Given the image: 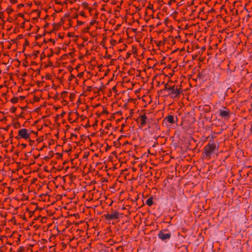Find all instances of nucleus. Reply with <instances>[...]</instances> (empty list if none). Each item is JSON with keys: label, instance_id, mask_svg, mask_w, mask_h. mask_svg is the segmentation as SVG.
<instances>
[{"label": "nucleus", "instance_id": "nucleus-1", "mask_svg": "<svg viewBox=\"0 0 252 252\" xmlns=\"http://www.w3.org/2000/svg\"><path fill=\"white\" fill-rule=\"evenodd\" d=\"M158 236L162 241H165L170 239L171 233L170 232L166 233V230L160 231Z\"/></svg>", "mask_w": 252, "mask_h": 252}, {"label": "nucleus", "instance_id": "nucleus-2", "mask_svg": "<svg viewBox=\"0 0 252 252\" xmlns=\"http://www.w3.org/2000/svg\"><path fill=\"white\" fill-rule=\"evenodd\" d=\"M169 91L170 93L168 95L171 98L177 96L181 92L179 89L175 88L174 86H171Z\"/></svg>", "mask_w": 252, "mask_h": 252}, {"label": "nucleus", "instance_id": "nucleus-3", "mask_svg": "<svg viewBox=\"0 0 252 252\" xmlns=\"http://www.w3.org/2000/svg\"><path fill=\"white\" fill-rule=\"evenodd\" d=\"M216 146L213 145H209L205 147V154L207 157H210L215 150Z\"/></svg>", "mask_w": 252, "mask_h": 252}, {"label": "nucleus", "instance_id": "nucleus-4", "mask_svg": "<svg viewBox=\"0 0 252 252\" xmlns=\"http://www.w3.org/2000/svg\"><path fill=\"white\" fill-rule=\"evenodd\" d=\"M19 134L21 137L25 139L30 138V135L27 133V130L25 128L21 129L19 130Z\"/></svg>", "mask_w": 252, "mask_h": 252}, {"label": "nucleus", "instance_id": "nucleus-5", "mask_svg": "<svg viewBox=\"0 0 252 252\" xmlns=\"http://www.w3.org/2000/svg\"><path fill=\"white\" fill-rule=\"evenodd\" d=\"M220 115L224 118H227L229 116V111L226 110H220Z\"/></svg>", "mask_w": 252, "mask_h": 252}, {"label": "nucleus", "instance_id": "nucleus-6", "mask_svg": "<svg viewBox=\"0 0 252 252\" xmlns=\"http://www.w3.org/2000/svg\"><path fill=\"white\" fill-rule=\"evenodd\" d=\"M119 214L118 212H114L112 214H107L106 218L108 219H114L119 218Z\"/></svg>", "mask_w": 252, "mask_h": 252}, {"label": "nucleus", "instance_id": "nucleus-7", "mask_svg": "<svg viewBox=\"0 0 252 252\" xmlns=\"http://www.w3.org/2000/svg\"><path fill=\"white\" fill-rule=\"evenodd\" d=\"M140 118L141 120V124L143 126L145 125L147 123V117L145 115H142L140 116Z\"/></svg>", "mask_w": 252, "mask_h": 252}, {"label": "nucleus", "instance_id": "nucleus-8", "mask_svg": "<svg viewBox=\"0 0 252 252\" xmlns=\"http://www.w3.org/2000/svg\"><path fill=\"white\" fill-rule=\"evenodd\" d=\"M165 119L169 122L170 123V124H173L174 121V117L173 116H171V115H169L168 116H167Z\"/></svg>", "mask_w": 252, "mask_h": 252}, {"label": "nucleus", "instance_id": "nucleus-9", "mask_svg": "<svg viewBox=\"0 0 252 252\" xmlns=\"http://www.w3.org/2000/svg\"><path fill=\"white\" fill-rule=\"evenodd\" d=\"M146 204L149 206H151L153 204V198H149L146 200Z\"/></svg>", "mask_w": 252, "mask_h": 252}, {"label": "nucleus", "instance_id": "nucleus-10", "mask_svg": "<svg viewBox=\"0 0 252 252\" xmlns=\"http://www.w3.org/2000/svg\"><path fill=\"white\" fill-rule=\"evenodd\" d=\"M171 86H169L167 84H166L165 85V87H164V88L163 89V90H167V91H169V89L171 88Z\"/></svg>", "mask_w": 252, "mask_h": 252}, {"label": "nucleus", "instance_id": "nucleus-11", "mask_svg": "<svg viewBox=\"0 0 252 252\" xmlns=\"http://www.w3.org/2000/svg\"><path fill=\"white\" fill-rule=\"evenodd\" d=\"M20 125L19 123H17L16 124H14V127L15 128H17L18 127H19L20 126Z\"/></svg>", "mask_w": 252, "mask_h": 252}, {"label": "nucleus", "instance_id": "nucleus-12", "mask_svg": "<svg viewBox=\"0 0 252 252\" xmlns=\"http://www.w3.org/2000/svg\"><path fill=\"white\" fill-rule=\"evenodd\" d=\"M22 145H23V146L24 147H26V144H23Z\"/></svg>", "mask_w": 252, "mask_h": 252}, {"label": "nucleus", "instance_id": "nucleus-13", "mask_svg": "<svg viewBox=\"0 0 252 252\" xmlns=\"http://www.w3.org/2000/svg\"><path fill=\"white\" fill-rule=\"evenodd\" d=\"M21 98H22V99H24V96H21Z\"/></svg>", "mask_w": 252, "mask_h": 252}, {"label": "nucleus", "instance_id": "nucleus-14", "mask_svg": "<svg viewBox=\"0 0 252 252\" xmlns=\"http://www.w3.org/2000/svg\"><path fill=\"white\" fill-rule=\"evenodd\" d=\"M12 101H13V102H16V100H13Z\"/></svg>", "mask_w": 252, "mask_h": 252}, {"label": "nucleus", "instance_id": "nucleus-15", "mask_svg": "<svg viewBox=\"0 0 252 252\" xmlns=\"http://www.w3.org/2000/svg\"><path fill=\"white\" fill-rule=\"evenodd\" d=\"M12 101H13V102H16V100H13Z\"/></svg>", "mask_w": 252, "mask_h": 252}]
</instances>
